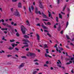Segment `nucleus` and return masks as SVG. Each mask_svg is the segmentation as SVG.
Segmentation results:
<instances>
[{
	"instance_id": "nucleus-8",
	"label": "nucleus",
	"mask_w": 74,
	"mask_h": 74,
	"mask_svg": "<svg viewBox=\"0 0 74 74\" xmlns=\"http://www.w3.org/2000/svg\"><path fill=\"white\" fill-rule=\"evenodd\" d=\"M24 66H25V63H22L19 66L18 68L19 69H21V68L23 67H24Z\"/></svg>"
},
{
	"instance_id": "nucleus-3",
	"label": "nucleus",
	"mask_w": 74,
	"mask_h": 74,
	"mask_svg": "<svg viewBox=\"0 0 74 74\" xmlns=\"http://www.w3.org/2000/svg\"><path fill=\"white\" fill-rule=\"evenodd\" d=\"M13 15L16 16H20V14H19V12L17 10H16V11L14 12V13Z\"/></svg>"
},
{
	"instance_id": "nucleus-56",
	"label": "nucleus",
	"mask_w": 74,
	"mask_h": 74,
	"mask_svg": "<svg viewBox=\"0 0 74 74\" xmlns=\"http://www.w3.org/2000/svg\"><path fill=\"white\" fill-rule=\"evenodd\" d=\"M15 56L17 57V58H18V56L17 54H16L15 55Z\"/></svg>"
},
{
	"instance_id": "nucleus-4",
	"label": "nucleus",
	"mask_w": 74,
	"mask_h": 74,
	"mask_svg": "<svg viewBox=\"0 0 74 74\" xmlns=\"http://www.w3.org/2000/svg\"><path fill=\"white\" fill-rule=\"evenodd\" d=\"M58 62H57V64H58L57 66H58V67H59L61 68L62 67V68H63V69H64L65 68L64 67L62 66V67L61 66V65H62V63H61V62L60 61V60H58Z\"/></svg>"
},
{
	"instance_id": "nucleus-50",
	"label": "nucleus",
	"mask_w": 74,
	"mask_h": 74,
	"mask_svg": "<svg viewBox=\"0 0 74 74\" xmlns=\"http://www.w3.org/2000/svg\"><path fill=\"white\" fill-rule=\"evenodd\" d=\"M54 28H55V29H56V25H54Z\"/></svg>"
},
{
	"instance_id": "nucleus-25",
	"label": "nucleus",
	"mask_w": 74,
	"mask_h": 74,
	"mask_svg": "<svg viewBox=\"0 0 74 74\" xmlns=\"http://www.w3.org/2000/svg\"><path fill=\"white\" fill-rule=\"evenodd\" d=\"M71 60H73V63L74 64V58H71Z\"/></svg>"
},
{
	"instance_id": "nucleus-60",
	"label": "nucleus",
	"mask_w": 74,
	"mask_h": 74,
	"mask_svg": "<svg viewBox=\"0 0 74 74\" xmlns=\"http://www.w3.org/2000/svg\"><path fill=\"white\" fill-rule=\"evenodd\" d=\"M0 10H1V12H2L3 11V10H2V8H0Z\"/></svg>"
},
{
	"instance_id": "nucleus-9",
	"label": "nucleus",
	"mask_w": 74,
	"mask_h": 74,
	"mask_svg": "<svg viewBox=\"0 0 74 74\" xmlns=\"http://www.w3.org/2000/svg\"><path fill=\"white\" fill-rule=\"evenodd\" d=\"M73 63V61H70L69 62L65 63V64L66 65H69V64H70L71 63Z\"/></svg>"
},
{
	"instance_id": "nucleus-14",
	"label": "nucleus",
	"mask_w": 74,
	"mask_h": 74,
	"mask_svg": "<svg viewBox=\"0 0 74 74\" xmlns=\"http://www.w3.org/2000/svg\"><path fill=\"white\" fill-rule=\"evenodd\" d=\"M26 22L27 25H28V26H30V23H29V21H28V20H27Z\"/></svg>"
},
{
	"instance_id": "nucleus-5",
	"label": "nucleus",
	"mask_w": 74,
	"mask_h": 74,
	"mask_svg": "<svg viewBox=\"0 0 74 74\" xmlns=\"http://www.w3.org/2000/svg\"><path fill=\"white\" fill-rule=\"evenodd\" d=\"M27 55V56H34V57H35V56H36V54L32 53H29Z\"/></svg>"
},
{
	"instance_id": "nucleus-20",
	"label": "nucleus",
	"mask_w": 74,
	"mask_h": 74,
	"mask_svg": "<svg viewBox=\"0 0 74 74\" xmlns=\"http://www.w3.org/2000/svg\"><path fill=\"white\" fill-rule=\"evenodd\" d=\"M59 18L61 19H62V15H60V13L59 14Z\"/></svg>"
},
{
	"instance_id": "nucleus-23",
	"label": "nucleus",
	"mask_w": 74,
	"mask_h": 74,
	"mask_svg": "<svg viewBox=\"0 0 74 74\" xmlns=\"http://www.w3.org/2000/svg\"><path fill=\"white\" fill-rule=\"evenodd\" d=\"M15 41V40L12 39V40H10V42H14Z\"/></svg>"
},
{
	"instance_id": "nucleus-19",
	"label": "nucleus",
	"mask_w": 74,
	"mask_h": 74,
	"mask_svg": "<svg viewBox=\"0 0 74 74\" xmlns=\"http://www.w3.org/2000/svg\"><path fill=\"white\" fill-rule=\"evenodd\" d=\"M48 12L49 13V17H51L52 15L51 14V13L49 12V11L48 10Z\"/></svg>"
},
{
	"instance_id": "nucleus-24",
	"label": "nucleus",
	"mask_w": 74,
	"mask_h": 74,
	"mask_svg": "<svg viewBox=\"0 0 74 74\" xmlns=\"http://www.w3.org/2000/svg\"><path fill=\"white\" fill-rule=\"evenodd\" d=\"M66 8V5H65L64 6V7L63 8L62 10L63 11H64V10H65V9Z\"/></svg>"
},
{
	"instance_id": "nucleus-18",
	"label": "nucleus",
	"mask_w": 74,
	"mask_h": 74,
	"mask_svg": "<svg viewBox=\"0 0 74 74\" xmlns=\"http://www.w3.org/2000/svg\"><path fill=\"white\" fill-rule=\"evenodd\" d=\"M44 48H48V46L47 45V44H45V45H44Z\"/></svg>"
},
{
	"instance_id": "nucleus-7",
	"label": "nucleus",
	"mask_w": 74,
	"mask_h": 74,
	"mask_svg": "<svg viewBox=\"0 0 74 74\" xmlns=\"http://www.w3.org/2000/svg\"><path fill=\"white\" fill-rule=\"evenodd\" d=\"M2 24L4 26H5L6 27H10V28H11V26L10 25H8V24L5 23H2Z\"/></svg>"
},
{
	"instance_id": "nucleus-26",
	"label": "nucleus",
	"mask_w": 74,
	"mask_h": 74,
	"mask_svg": "<svg viewBox=\"0 0 74 74\" xmlns=\"http://www.w3.org/2000/svg\"><path fill=\"white\" fill-rule=\"evenodd\" d=\"M29 11L30 12H32V10H31V8L30 7H29Z\"/></svg>"
},
{
	"instance_id": "nucleus-27",
	"label": "nucleus",
	"mask_w": 74,
	"mask_h": 74,
	"mask_svg": "<svg viewBox=\"0 0 74 74\" xmlns=\"http://www.w3.org/2000/svg\"><path fill=\"white\" fill-rule=\"evenodd\" d=\"M68 25H69V22H67L66 23V28H67V26H68Z\"/></svg>"
},
{
	"instance_id": "nucleus-34",
	"label": "nucleus",
	"mask_w": 74,
	"mask_h": 74,
	"mask_svg": "<svg viewBox=\"0 0 74 74\" xmlns=\"http://www.w3.org/2000/svg\"><path fill=\"white\" fill-rule=\"evenodd\" d=\"M33 74H37V71H34L33 72Z\"/></svg>"
},
{
	"instance_id": "nucleus-40",
	"label": "nucleus",
	"mask_w": 74,
	"mask_h": 74,
	"mask_svg": "<svg viewBox=\"0 0 74 74\" xmlns=\"http://www.w3.org/2000/svg\"><path fill=\"white\" fill-rule=\"evenodd\" d=\"M45 56L46 57H48V56H49V55H47V54L45 53Z\"/></svg>"
},
{
	"instance_id": "nucleus-63",
	"label": "nucleus",
	"mask_w": 74,
	"mask_h": 74,
	"mask_svg": "<svg viewBox=\"0 0 74 74\" xmlns=\"http://www.w3.org/2000/svg\"><path fill=\"white\" fill-rule=\"evenodd\" d=\"M4 32L5 34H7V32L6 31H4Z\"/></svg>"
},
{
	"instance_id": "nucleus-35",
	"label": "nucleus",
	"mask_w": 74,
	"mask_h": 74,
	"mask_svg": "<svg viewBox=\"0 0 74 74\" xmlns=\"http://www.w3.org/2000/svg\"><path fill=\"white\" fill-rule=\"evenodd\" d=\"M66 38H67V39H70V38H69V36H68L66 35Z\"/></svg>"
},
{
	"instance_id": "nucleus-15",
	"label": "nucleus",
	"mask_w": 74,
	"mask_h": 74,
	"mask_svg": "<svg viewBox=\"0 0 74 74\" xmlns=\"http://www.w3.org/2000/svg\"><path fill=\"white\" fill-rule=\"evenodd\" d=\"M39 7L40 8H43V6H42V5L41 4V3H40Z\"/></svg>"
},
{
	"instance_id": "nucleus-31",
	"label": "nucleus",
	"mask_w": 74,
	"mask_h": 74,
	"mask_svg": "<svg viewBox=\"0 0 74 74\" xmlns=\"http://www.w3.org/2000/svg\"><path fill=\"white\" fill-rule=\"evenodd\" d=\"M5 38L4 37V36H3V38L2 39V40H4V41H7V40L4 39Z\"/></svg>"
},
{
	"instance_id": "nucleus-16",
	"label": "nucleus",
	"mask_w": 74,
	"mask_h": 74,
	"mask_svg": "<svg viewBox=\"0 0 74 74\" xmlns=\"http://www.w3.org/2000/svg\"><path fill=\"white\" fill-rule=\"evenodd\" d=\"M36 36H37V40H40V36H39V35H38V34H36Z\"/></svg>"
},
{
	"instance_id": "nucleus-61",
	"label": "nucleus",
	"mask_w": 74,
	"mask_h": 74,
	"mask_svg": "<svg viewBox=\"0 0 74 74\" xmlns=\"http://www.w3.org/2000/svg\"><path fill=\"white\" fill-rule=\"evenodd\" d=\"M11 24L12 25H14V23L13 22H11Z\"/></svg>"
},
{
	"instance_id": "nucleus-22",
	"label": "nucleus",
	"mask_w": 74,
	"mask_h": 74,
	"mask_svg": "<svg viewBox=\"0 0 74 74\" xmlns=\"http://www.w3.org/2000/svg\"><path fill=\"white\" fill-rule=\"evenodd\" d=\"M72 38V41H73L74 40V36H71Z\"/></svg>"
},
{
	"instance_id": "nucleus-13",
	"label": "nucleus",
	"mask_w": 74,
	"mask_h": 74,
	"mask_svg": "<svg viewBox=\"0 0 74 74\" xmlns=\"http://www.w3.org/2000/svg\"><path fill=\"white\" fill-rule=\"evenodd\" d=\"M23 37L25 38H29V36L26 35H25L23 36Z\"/></svg>"
},
{
	"instance_id": "nucleus-37",
	"label": "nucleus",
	"mask_w": 74,
	"mask_h": 74,
	"mask_svg": "<svg viewBox=\"0 0 74 74\" xmlns=\"http://www.w3.org/2000/svg\"><path fill=\"white\" fill-rule=\"evenodd\" d=\"M60 0H58L57 2V3L58 4H59V3H60Z\"/></svg>"
},
{
	"instance_id": "nucleus-64",
	"label": "nucleus",
	"mask_w": 74,
	"mask_h": 74,
	"mask_svg": "<svg viewBox=\"0 0 74 74\" xmlns=\"http://www.w3.org/2000/svg\"><path fill=\"white\" fill-rule=\"evenodd\" d=\"M17 24L16 23H14V26H16Z\"/></svg>"
},
{
	"instance_id": "nucleus-38",
	"label": "nucleus",
	"mask_w": 74,
	"mask_h": 74,
	"mask_svg": "<svg viewBox=\"0 0 74 74\" xmlns=\"http://www.w3.org/2000/svg\"><path fill=\"white\" fill-rule=\"evenodd\" d=\"M56 21L57 22H58V18L57 17H56Z\"/></svg>"
},
{
	"instance_id": "nucleus-47",
	"label": "nucleus",
	"mask_w": 74,
	"mask_h": 74,
	"mask_svg": "<svg viewBox=\"0 0 74 74\" xmlns=\"http://www.w3.org/2000/svg\"><path fill=\"white\" fill-rule=\"evenodd\" d=\"M1 22H4V19H2L1 20Z\"/></svg>"
},
{
	"instance_id": "nucleus-30",
	"label": "nucleus",
	"mask_w": 74,
	"mask_h": 74,
	"mask_svg": "<svg viewBox=\"0 0 74 74\" xmlns=\"http://www.w3.org/2000/svg\"><path fill=\"white\" fill-rule=\"evenodd\" d=\"M31 9L32 11H33V10H34V7L32 5H31Z\"/></svg>"
},
{
	"instance_id": "nucleus-28",
	"label": "nucleus",
	"mask_w": 74,
	"mask_h": 74,
	"mask_svg": "<svg viewBox=\"0 0 74 74\" xmlns=\"http://www.w3.org/2000/svg\"><path fill=\"white\" fill-rule=\"evenodd\" d=\"M21 58H23V59L25 58H26V57L25 56H22L21 57Z\"/></svg>"
},
{
	"instance_id": "nucleus-53",
	"label": "nucleus",
	"mask_w": 74,
	"mask_h": 74,
	"mask_svg": "<svg viewBox=\"0 0 74 74\" xmlns=\"http://www.w3.org/2000/svg\"><path fill=\"white\" fill-rule=\"evenodd\" d=\"M43 21H48V20L47 19H43Z\"/></svg>"
},
{
	"instance_id": "nucleus-10",
	"label": "nucleus",
	"mask_w": 74,
	"mask_h": 74,
	"mask_svg": "<svg viewBox=\"0 0 74 74\" xmlns=\"http://www.w3.org/2000/svg\"><path fill=\"white\" fill-rule=\"evenodd\" d=\"M42 27L45 29H48V28L46 26L44 25H42Z\"/></svg>"
},
{
	"instance_id": "nucleus-46",
	"label": "nucleus",
	"mask_w": 74,
	"mask_h": 74,
	"mask_svg": "<svg viewBox=\"0 0 74 74\" xmlns=\"http://www.w3.org/2000/svg\"><path fill=\"white\" fill-rule=\"evenodd\" d=\"M17 1V0H12L13 2H16Z\"/></svg>"
},
{
	"instance_id": "nucleus-51",
	"label": "nucleus",
	"mask_w": 74,
	"mask_h": 74,
	"mask_svg": "<svg viewBox=\"0 0 74 74\" xmlns=\"http://www.w3.org/2000/svg\"><path fill=\"white\" fill-rule=\"evenodd\" d=\"M1 30H5V29L4 28H2L1 29Z\"/></svg>"
},
{
	"instance_id": "nucleus-57",
	"label": "nucleus",
	"mask_w": 74,
	"mask_h": 74,
	"mask_svg": "<svg viewBox=\"0 0 74 74\" xmlns=\"http://www.w3.org/2000/svg\"><path fill=\"white\" fill-rule=\"evenodd\" d=\"M38 12L39 14H40V15H41V12H40V11H39Z\"/></svg>"
},
{
	"instance_id": "nucleus-2",
	"label": "nucleus",
	"mask_w": 74,
	"mask_h": 74,
	"mask_svg": "<svg viewBox=\"0 0 74 74\" xmlns=\"http://www.w3.org/2000/svg\"><path fill=\"white\" fill-rule=\"evenodd\" d=\"M23 41H24V42H23V44H25L26 45L24 46L25 47H29V45L27 43V42H29V40H27L23 39Z\"/></svg>"
},
{
	"instance_id": "nucleus-42",
	"label": "nucleus",
	"mask_w": 74,
	"mask_h": 74,
	"mask_svg": "<svg viewBox=\"0 0 74 74\" xmlns=\"http://www.w3.org/2000/svg\"><path fill=\"white\" fill-rule=\"evenodd\" d=\"M47 25H51V23H50V22H48L47 23Z\"/></svg>"
},
{
	"instance_id": "nucleus-11",
	"label": "nucleus",
	"mask_w": 74,
	"mask_h": 74,
	"mask_svg": "<svg viewBox=\"0 0 74 74\" xmlns=\"http://www.w3.org/2000/svg\"><path fill=\"white\" fill-rule=\"evenodd\" d=\"M21 3L19 2L18 3V8H22V6H21Z\"/></svg>"
},
{
	"instance_id": "nucleus-58",
	"label": "nucleus",
	"mask_w": 74,
	"mask_h": 74,
	"mask_svg": "<svg viewBox=\"0 0 74 74\" xmlns=\"http://www.w3.org/2000/svg\"><path fill=\"white\" fill-rule=\"evenodd\" d=\"M23 9H24V10H26V8L25 7V6L23 7Z\"/></svg>"
},
{
	"instance_id": "nucleus-59",
	"label": "nucleus",
	"mask_w": 74,
	"mask_h": 74,
	"mask_svg": "<svg viewBox=\"0 0 74 74\" xmlns=\"http://www.w3.org/2000/svg\"><path fill=\"white\" fill-rule=\"evenodd\" d=\"M48 63H49V62H48V61H47L46 62V64H48Z\"/></svg>"
},
{
	"instance_id": "nucleus-33",
	"label": "nucleus",
	"mask_w": 74,
	"mask_h": 74,
	"mask_svg": "<svg viewBox=\"0 0 74 74\" xmlns=\"http://www.w3.org/2000/svg\"><path fill=\"white\" fill-rule=\"evenodd\" d=\"M15 50L16 51H19V49H18V48L17 47H16L15 48Z\"/></svg>"
},
{
	"instance_id": "nucleus-12",
	"label": "nucleus",
	"mask_w": 74,
	"mask_h": 74,
	"mask_svg": "<svg viewBox=\"0 0 74 74\" xmlns=\"http://www.w3.org/2000/svg\"><path fill=\"white\" fill-rule=\"evenodd\" d=\"M42 15L43 18H47V16H46V15L44 14V13H43V12H42Z\"/></svg>"
},
{
	"instance_id": "nucleus-48",
	"label": "nucleus",
	"mask_w": 74,
	"mask_h": 74,
	"mask_svg": "<svg viewBox=\"0 0 74 74\" xmlns=\"http://www.w3.org/2000/svg\"><path fill=\"white\" fill-rule=\"evenodd\" d=\"M10 56H11V55H8V57H10Z\"/></svg>"
},
{
	"instance_id": "nucleus-54",
	"label": "nucleus",
	"mask_w": 74,
	"mask_h": 74,
	"mask_svg": "<svg viewBox=\"0 0 74 74\" xmlns=\"http://www.w3.org/2000/svg\"><path fill=\"white\" fill-rule=\"evenodd\" d=\"M45 32H48V31H47V30H44Z\"/></svg>"
},
{
	"instance_id": "nucleus-43",
	"label": "nucleus",
	"mask_w": 74,
	"mask_h": 74,
	"mask_svg": "<svg viewBox=\"0 0 74 74\" xmlns=\"http://www.w3.org/2000/svg\"><path fill=\"white\" fill-rule=\"evenodd\" d=\"M12 45L13 47H15V44H12Z\"/></svg>"
},
{
	"instance_id": "nucleus-55",
	"label": "nucleus",
	"mask_w": 74,
	"mask_h": 74,
	"mask_svg": "<svg viewBox=\"0 0 74 74\" xmlns=\"http://www.w3.org/2000/svg\"><path fill=\"white\" fill-rule=\"evenodd\" d=\"M63 31H62L61 32V33L62 34H63Z\"/></svg>"
},
{
	"instance_id": "nucleus-62",
	"label": "nucleus",
	"mask_w": 74,
	"mask_h": 74,
	"mask_svg": "<svg viewBox=\"0 0 74 74\" xmlns=\"http://www.w3.org/2000/svg\"><path fill=\"white\" fill-rule=\"evenodd\" d=\"M50 69L51 70H53V68L52 67H51L50 68Z\"/></svg>"
},
{
	"instance_id": "nucleus-52",
	"label": "nucleus",
	"mask_w": 74,
	"mask_h": 74,
	"mask_svg": "<svg viewBox=\"0 0 74 74\" xmlns=\"http://www.w3.org/2000/svg\"><path fill=\"white\" fill-rule=\"evenodd\" d=\"M38 61V60L36 59L35 60H34V62H37Z\"/></svg>"
},
{
	"instance_id": "nucleus-44",
	"label": "nucleus",
	"mask_w": 74,
	"mask_h": 74,
	"mask_svg": "<svg viewBox=\"0 0 74 74\" xmlns=\"http://www.w3.org/2000/svg\"><path fill=\"white\" fill-rule=\"evenodd\" d=\"M36 25L37 26H40V24H39V23H38V24H37V25Z\"/></svg>"
},
{
	"instance_id": "nucleus-39",
	"label": "nucleus",
	"mask_w": 74,
	"mask_h": 74,
	"mask_svg": "<svg viewBox=\"0 0 74 74\" xmlns=\"http://www.w3.org/2000/svg\"><path fill=\"white\" fill-rule=\"evenodd\" d=\"M16 36H19V33H18V32H17L16 34Z\"/></svg>"
},
{
	"instance_id": "nucleus-41",
	"label": "nucleus",
	"mask_w": 74,
	"mask_h": 74,
	"mask_svg": "<svg viewBox=\"0 0 74 74\" xmlns=\"http://www.w3.org/2000/svg\"><path fill=\"white\" fill-rule=\"evenodd\" d=\"M44 67H48V66L46 64H45L44 65Z\"/></svg>"
},
{
	"instance_id": "nucleus-17",
	"label": "nucleus",
	"mask_w": 74,
	"mask_h": 74,
	"mask_svg": "<svg viewBox=\"0 0 74 74\" xmlns=\"http://www.w3.org/2000/svg\"><path fill=\"white\" fill-rule=\"evenodd\" d=\"M35 10H36L35 12L36 14H38V12H37V11H38V9H37V8L36 7Z\"/></svg>"
},
{
	"instance_id": "nucleus-32",
	"label": "nucleus",
	"mask_w": 74,
	"mask_h": 74,
	"mask_svg": "<svg viewBox=\"0 0 74 74\" xmlns=\"http://www.w3.org/2000/svg\"><path fill=\"white\" fill-rule=\"evenodd\" d=\"M47 34L50 37H51V34H49V33H47Z\"/></svg>"
},
{
	"instance_id": "nucleus-21",
	"label": "nucleus",
	"mask_w": 74,
	"mask_h": 74,
	"mask_svg": "<svg viewBox=\"0 0 74 74\" xmlns=\"http://www.w3.org/2000/svg\"><path fill=\"white\" fill-rule=\"evenodd\" d=\"M8 49H9V50H11L14 49V47H9V48H8Z\"/></svg>"
},
{
	"instance_id": "nucleus-6",
	"label": "nucleus",
	"mask_w": 74,
	"mask_h": 74,
	"mask_svg": "<svg viewBox=\"0 0 74 74\" xmlns=\"http://www.w3.org/2000/svg\"><path fill=\"white\" fill-rule=\"evenodd\" d=\"M57 46H58V45L56 44L54 47V48H56V51L57 52H59L60 53H61V50H58V48L57 47Z\"/></svg>"
},
{
	"instance_id": "nucleus-1",
	"label": "nucleus",
	"mask_w": 74,
	"mask_h": 74,
	"mask_svg": "<svg viewBox=\"0 0 74 74\" xmlns=\"http://www.w3.org/2000/svg\"><path fill=\"white\" fill-rule=\"evenodd\" d=\"M21 30L22 31L23 34H25L26 33V28L23 25H21Z\"/></svg>"
},
{
	"instance_id": "nucleus-45",
	"label": "nucleus",
	"mask_w": 74,
	"mask_h": 74,
	"mask_svg": "<svg viewBox=\"0 0 74 74\" xmlns=\"http://www.w3.org/2000/svg\"><path fill=\"white\" fill-rule=\"evenodd\" d=\"M35 64H36V65H38L39 64H38V62H36L35 63Z\"/></svg>"
},
{
	"instance_id": "nucleus-49",
	"label": "nucleus",
	"mask_w": 74,
	"mask_h": 74,
	"mask_svg": "<svg viewBox=\"0 0 74 74\" xmlns=\"http://www.w3.org/2000/svg\"><path fill=\"white\" fill-rule=\"evenodd\" d=\"M71 72L72 73H73V74L74 73V71H73V70H72L71 71Z\"/></svg>"
},
{
	"instance_id": "nucleus-29",
	"label": "nucleus",
	"mask_w": 74,
	"mask_h": 74,
	"mask_svg": "<svg viewBox=\"0 0 74 74\" xmlns=\"http://www.w3.org/2000/svg\"><path fill=\"white\" fill-rule=\"evenodd\" d=\"M58 48H59L61 50V51L63 50V48H62V47H58Z\"/></svg>"
},
{
	"instance_id": "nucleus-36",
	"label": "nucleus",
	"mask_w": 74,
	"mask_h": 74,
	"mask_svg": "<svg viewBox=\"0 0 74 74\" xmlns=\"http://www.w3.org/2000/svg\"><path fill=\"white\" fill-rule=\"evenodd\" d=\"M1 52L0 53H5V51L3 50H1Z\"/></svg>"
}]
</instances>
